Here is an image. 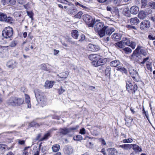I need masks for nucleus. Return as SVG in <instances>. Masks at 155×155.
<instances>
[{"label":"nucleus","instance_id":"nucleus-1","mask_svg":"<svg viewBox=\"0 0 155 155\" xmlns=\"http://www.w3.org/2000/svg\"><path fill=\"white\" fill-rule=\"evenodd\" d=\"M23 99L15 97H10L7 101V104L13 106H19L24 102Z\"/></svg>","mask_w":155,"mask_h":155},{"label":"nucleus","instance_id":"nucleus-2","mask_svg":"<svg viewBox=\"0 0 155 155\" xmlns=\"http://www.w3.org/2000/svg\"><path fill=\"white\" fill-rule=\"evenodd\" d=\"M34 92L38 103L42 104L45 105L46 103V99L44 97L42 93L38 90H36Z\"/></svg>","mask_w":155,"mask_h":155},{"label":"nucleus","instance_id":"nucleus-3","mask_svg":"<svg viewBox=\"0 0 155 155\" xmlns=\"http://www.w3.org/2000/svg\"><path fill=\"white\" fill-rule=\"evenodd\" d=\"M13 28L10 27H5L2 31V35L5 38H11L13 34Z\"/></svg>","mask_w":155,"mask_h":155},{"label":"nucleus","instance_id":"nucleus-4","mask_svg":"<svg viewBox=\"0 0 155 155\" xmlns=\"http://www.w3.org/2000/svg\"><path fill=\"white\" fill-rule=\"evenodd\" d=\"M84 20L85 21L86 24L89 27H93V25L96 20L95 18H93L91 16L87 14H85L83 15Z\"/></svg>","mask_w":155,"mask_h":155},{"label":"nucleus","instance_id":"nucleus-5","mask_svg":"<svg viewBox=\"0 0 155 155\" xmlns=\"http://www.w3.org/2000/svg\"><path fill=\"white\" fill-rule=\"evenodd\" d=\"M126 86L127 88L128 91L131 92L132 93H135L137 89V85L134 82L131 83L130 81H128L126 82Z\"/></svg>","mask_w":155,"mask_h":155},{"label":"nucleus","instance_id":"nucleus-6","mask_svg":"<svg viewBox=\"0 0 155 155\" xmlns=\"http://www.w3.org/2000/svg\"><path fill=\"white\" fill-rule=\"evenodd\" d=\"M0 21L6 23H12L13 21V18L10 16L7 17V15L2 12H0Z\"/></svg>","mask_w":155,"mask_h":155},{"label":"nucleus","instance_id":"nucleus-7","mask_svg":"<svg viewBox=\"0 0 155 155\" xmlns=\"http://www.w3.org/2000/svg\"><path fill=\"white\" fill-rule=\"evenodd\" d=\"M100 20H96L93 25V27L96 32H97L99 30L102 29L104 28V23L102 22H99Z\"/></svg>","mask_w":155,"mask_h":155},{"label":"nucleus","instance_id":"nucleus-8","mask_svg":"<svg viewBox=\"0 0 155 155\" xmlns=\"http://www.w3.org/2000/svg\"><path fill=\"white\" fill-rule=\"evenodd\" d=\"M150 21L148 20H145L140 23V28L142 30H146L150 27Z\"/></svg>","mask_w":155,"mask_h":155},{"label":"nucleus","instance_id":"nucleus-9","mask_svg":"<svg viewBox=\"0 0 155 155\" xmlns=\"http://www.w3.org/2000/svg\"><path fill=\"white\" fill-rule=\"evenodd\" d=\"M149 59V57H147L143 59V61L141 62L140 63V64L142 65L145 63H146V67L147 69L150 70V71H152V63L151 62L148 61Z\"/></svg>","mask_w":155,"mask_h":155},{"label":"nucleus","instance_id":"nucleus-10","mask_svg":"<svg viewBox=\"0 0 155 155\" xmlns=\"http://www.w3.org/2000/svg\"><path fill=\"white\" fill-rule=\"evenodd\" d=\"M130 58V59L132 60L137 61H138L141 58L140 53L139 52L134 51Z\"/></svg>","mask_w":155,"mask_h":155},{"label":"nucleus","instance_id":"nucleus-11","mask_svg":"<svg viewBox=\"0 0 155 155\" xmlns=\"http://www.w3.org/2000/svg\"><path fill=\"white\" fill-rule=\"evenodd\" d=\"M18 63L13 60H9L7 63V66L8 67L13 69L17 66Z\"/></svg>","mask_w":155,"mask_h":155},{"label":"nucleus","instance_id":"nucleus-12","mask_svg":"<svg viewBox=\"0 0 155 155\" xmlns=\"http://www.w3.org/2000/svg\"><path fill=\"white\" fill-rule=\"evenodd\" d=\"M87 48L89 51H97L100 49V47L98 45L91 44L88 45Z\"/></svg>","mask_w":155,"mask_h":155},{"label":"nucleus","instance_id":"nucleus-13","mask_svg":"<svg viewBox=\"0 0 155 155\" xmlns=\"http://www.w3.org/2000/svg\"><path fill=\"white\" fill-rule=\"evenodd\" d=\"M100 56L99 55L96 54H91L89 56V59L92 61L91 62L92 64V62H96L97 60H98Z\"/></svg>","mask_w":155,"mask_h":155},{"label":"nucleus","instance_id":"nucleus-14","mask_svg":"<svg viewBox=\"0 0 155 155\" xmlns=\"http://www.w3.org/2000/svg\"><path fill=\"white\" fill-rule=\"evenodd\" d=\"M105 61L104 60L100 58V57L98 60L96 62H92V65L95 67H97L98 66L102 65L105 63Z\"/></svg>","mask_w":155,"mask_h":155},{"label":"nucleus","instance_id":"nucleus-15","mask_svg":"<svg viewBox=\"0 0 155 155\" xmlns=\"http://www.w3.org/2000/svg\"><path fill=\"white\" fill-rule=\"evenodd\" d=\"M121 37V35L119 34L116 33H114L111 36L112 39L115 41H119Z\"/></svg>","mask_w":155,"mask_h":155},{"label":"nucleus","instance_id":"nucleus-16","mask_svg":"<svg viewBox=\"0 0 155 155\" xmlns=\"http://www.w3.org/2000/svg\"><path fill=\"white\" fill-rule=\"evenodd\" d=\"M139 8L137 6H133L131 7L130 9V13L134 15L137 14L139 12Z\"/></svg>","mask_w":155,"mask_h":155},{"label":"nucleus","instance_id":"nucleus-17","mask_svg":"<svg viewBox=\"0 0 155 155\" xmlns=\"http://www.w3.org/2000/svg\"><path fill=\"white\" fill-rule=\"evenodd\" d=\"M129 72L131 76L133 79L135 78L138 76V74L137 72L133 68H130L129 69Z\"/></svg>","mask_w":155,"mask_h":155},{"label":"nucleus","instance_id":"nucleus-18","mask_svg":"<svg viewBox=\"0 0 155 155\" xmlns=\"http://www.w3.org/2000/svg\"><path fill=\"white\" fill-rule=\"evenodd\" d=\"M107 150L108 152V155H116L118 153L117 150L114 148H109Z\"/></svg>","mask_w":155,"mask_h":155},{"label":"nucleus","instance_id":"nucleus-19","mask_svg":"<svg viewBox=\"0 0 155 155\" xmlns=\"http://www.w3.org/2000/svg\"><path fill=\"white\" fill-rule=\"evenodd\" d=\"M119 147L123 149L124 150H130L132 147L131 144H124L119 146Z\"/></svg>","mask_w":155,"mask_h":155},{"label":"nucleus","instance_id":"nucleus-20","mask_svg":"<svg viewBox=\"0 0 155 155\" xmlns=\"http://www.w3.org/2000/svg\"><path fill=\"white\" fill-rule=\"evenodd\" d=\"M54 84V81H47L45 82V87L46 88H50L52 87Z\"/></svg>","mask_w":155,"mask_h":155},{"label":"nucleus","instance_id":"nucleus-21","mask_svg":"<svg viewBox=\"0 0 155 155\" xmlns=\"http://www.w3.org/2000/svg\"><path fill=\"white\" fill-rule=\"evenodd\" d=\"M147 15V13L143 11H141L139 12L138 16L140 19H143L146 17Z\"/></svg>","mask_w":155,"mask_h":155},{"label":"nucleus","instance_id":"nucleus-22","mask_svg":"<svg viewBox=\"0 0 155 155\" xmlns=\"http://www.w3.org/2000/svg\"><path fill=\"white\" fill-rule=\"evenodd\" d=\"M132 147L133 150L136 152H141L142 151L141 148L138 145L134 144H132Z\"/></svg>","mask_w":155,"mask_h":155},{"label":"nucleus","instance_id":"nucleus-23","mask_svg":"<svg viewBox=\"0 0 155 155\" xmlns=\"http://www.w3.org/2000/svg\"><path fill=\"white\" fill-rule=\"evenodd\" d=\"M107 26H104V28L100 30H99L97 32L98 34L101 37L104 36L105 35L106 29H107Z\"/></svg>","mask_w":155,"mask_h":155},{"label":"nucleus","instance_id":"nucleus-24","mask_svg":"<svg viewBox=\"0 0 155 155\" xmlns=\"http://www.w3.org/2000/svg\"><path fill=\"white\" fill-rule=\"evenodd\" d=\"M130 21L132 25H137L140 22L139 20L137 17L131 18Z\"/></svg>","mask_w":155,"mask_h":155},{"label":"nucleus","instance_id":"nucleus-25","mask_svg":"<svg viewBox=\"0 0 155 155\" xmlns=\"http://www.w3.org/2000/svg\"><path fill=\"white\" fill-rule=\"evenodd\" d=\"M25 101L27 104V107L28 108H31V104H30V98L27 94H25Z\"/></svg>","mask_w":155,"mask_h":155},{"label":"nucleus","instance_id":"nucleus-26","mask_svg":"<svg viewBox=\"0 0 155 155\" xmlns=\"http://www.w3.org/2000/svg\"><path fill=\"white\" fill-rule=\"evenodd\" d=\"M115 31L114 28L112 27L108 28L107 26V29H106V33L107 35H110Z\"/></svg>","mask_w":155,"mask_h":155},{"label":"nucleus","instance_id":"nucleus-27","mask_svg":"<svg viewBox=\"0 0 155 155\" xmlns=\"http://www.w3.org/2000/svg\"><path fill=\"white\" fill-rule=\"evenodd\" d=\"M75 4L77 6L80 7H81L83 9H85L86 11H88L89 10V9L88 7L82 4L81 2H75Z\"/></svg>","mask_w":155,"mask_h":155},{"label":"nucleus","instance_id":"nucleus-28","mask_svg":"<svg viewBox=\"0 0 155 155\" xmlns=\"http://www.w3.org/2000/svg\"><path fill=\"white\" fill-rule=\"evenodd\" d=\"M71 35L74 38L77 39L79 35L78 31L76 30H73L71 33Z\"/></svg>","mask_w":155,"mask_h":155},{"label":"nucleus","instance_id":"nucleus-29","mask_svg":"<svg viewBox=\"0 0 155 155\" xmlns=\"http://www.w3.org/2000/svg\"><path fill=\"white\" fill-rule=\"evenodd\" d=\"M59 133L61 135H64L68 133V129L66 128H61L59 130Z\"/></svg>","mask_w":155,"mask_h":155},{"label":"nucleus","instance_id":"nucleus-30","mask_svg":"<svg viewBox=\"0 0 155 155\" xmlns=\"http://www.w3.org/2000/svg\"><path fill=\"white\" fill-rule=\"evenodd\" d=\"M122 41L123 42V43L125 46L126 45H129L130 43V41L129 39L126 38H123V39Z\"/></svg>","mask_w":155,"mask_h":155},{"label":"nucleus","instance_id":"nucleus-31","mask_svg":"<svg viewBox=\"0 0 155 155\" xmlns=\"http://www.w3.org/2000/svg\"><path fill=\"white\" fill-rule=\"evenodd\" d=\"M120 64V62L118 60H114L110 62V65L113 67H116L119 65Z\"/></svg>","mask_w":155,"mask_h":155},{"label":"nucleus","instance_id":"nucleus-32","mask_svg":"<svg viewBox=\"0 0 155 155\" xmlns=\"http://www.w3.org/2000/svg\"><path fill=\"white\" fill-rule=\"evenodd\" d=\"M51 134L50 132H48L47 133L45 134L44 137L40 139V141L46 140L50 137Z\"/></svg>","mask_w":155,"mask_h":155},{"label":"nucleus","instance_id":"nucleus-33","mask_svg":"<svg viewBox=\"0 0 155 155\" xmlns=\"http://www.w3.org/2000/svg\"><path fill=\"white\" fill-rule=\"evenodd\" d=\"M60 148V146L58 144H55L52 147V149L53 152H56L59 151Z\"/></svg>","mask_w":155,"mask_h":155},{"label":"nucleus","instance_id":"nucleus-34","mask_svg":"<svg viewBox=\"0 0 155 155\" xmlns=\"http://www.w3.org/2000/svg\"><path fill=\"white\" fill-rule=\"evenodd\" d=\"M122 41H119L116 43L115 44V45L116 47H119L120 48H123L125 47Z\"/></svg>","mask_w":155,"mask_h":155},{"label":"nucleus","instance_id":"nucleus-35","mask_svg":"<svg viewBox=\"0 0 155 155\" xmlns=\"http://www.w3.org/2000/svg\"><path fill=\"white\" fill-rule=\"evenodd\" d=\"M70 13L72 15H74L77 12V9L74 7H71L69 9Z\"/></svg>","mask_w":155,"mask_h":155},{"label":"nucleus","instance_id":"nucleus-36","mask_svg":"<svg viewBox=\"0 0 155 155\" xmlns=\"http://www.w3.org/2000/svg\"><path fill=\"white\" fill-rule=\"evenodd\" d=\"M86 146L89 148H92L94 147V143H93L89 141H87L86 144Z\"/></svg>","mask_w":155,"mask_h":155},{"label":"nucleus","instance_id":"nucleus-37","mask_svg":"<svg viewBox=\"0 0 155 155\" xmlns=\"http://www.w3.org/2000/svg\"><path fill=\"white\" fill-rule=\"evenodd\" d=\"M8 46H3L0 45V53L3 54L4 52H5L7 51V48Z\"/></svg>","mask_w":155,"mask_h":155},{"label":"nucleus","instance_id":"nucleus-38","mask_svg":"<svg viewBox=\"0 0 155 155\" xmlns=\"http://www.w3.org/2000/svg\"><path fill=\"white\" fill-rule=\"evenodd\" d=\"M111 68L109 66L107 67L105 71V74L106 76H110Z\"/></svg>","mask_w":155,"mask_h":155},{"label":"nucleus","instance_id":"nucleus-39","mask_svg":"<svg viewBox=\"0 0 155 155\" xmlns=\"http://www.w3.org/2000/svg\"><path fill=\"white\" fill-rule=\"evenodd\" d=\"M40 67L41 69L42 70L46 71H48V69L46 65L45 64H41L40 65Z\"/></svg>","mask_w":155,"mask_h":155},{"label":"nucleus","instance_id":"nucleus-40","mask_svg":"<svg viewBox=\"0 0 155 155\" xmlns=\"http://www.w3.org/2000/svg\"><path fill=\"white\" fill-rule=\"evenodd\" d=\"M73 139L76 141H79L82 139V137L81 135H77L76 137H73Z\"/></svg>","mask_w":155,"mask_h":155},{"label":"nucleus","instance_id":"nucleus-41","mask_svg":"<svg viewBox=\"0 0 155 155\" xmlns=\"http://www.w3.org/2000/svg\"><path fill=\"white\" fill-rule=\"evenodd\" d=\"M123 50L127 54L130 53L132 52L131 49L129 47L125 48L123 49Z\"/></svg>","mask_w":155,"mask_h":155},{"label":"nucleus","instance_id":"nucleus-42","mask_svg":"<svg viewBox=\"0 0 155 155\" xmlns=\"http://www.w3.org/2000/svg\"><path fill=\"white\" fill-rule=\"evenodd\" d=\"M140 54H143V56H145L148 54V52L145 50L144 49H141L139 52Z\"/></svg>","mask_w":155,"mask_h":155},{"label":"nucleus","instance_id":"nucleus-43","mask_svg":"<svg viewBox=\"0 0 155 155\" xmlns=\"http://www.w3.org/2000/svg\"><path fill=\"white\" fill-rule=\"evenodd\" d=\"M133 139L131 138H129L127 139H124L123 140V143H131L133 141Z\"/></svg>","mask_w":155,"mask_h":155},{"label":"nucleus","instance_id":"nucleus-44","mask_svg":"<svg viewBox=\"0 0 155 155\" xmlns=\"http://www.w3.org/2000/svg\"><path fill=\"white\" fill-rule=\"evenodd\" d=\"M22 12H14L13 15L15 17H20L21 16V14Z\"/></svg>","mask_w":155,"mask_h":155},{"label":"nucleus","instance_id":"nucleus-45","mask_svg":"<svg viewBox=\"0 0 155 155\" xmlns=\"http://www.w3.org/2000/svg\"><path fill=\"white\" fill-rule=\"evenodd\" d=\"M150 7L152 9H155V2H150L148 3Z\"/></svg>","mask_w":155,"mask_h":155},{"label":"nucleus","instance_id":"nucleus-46","mask_svg":"<svg viewBox=\"0 0 155 155\" xmlns=\"http://www.w3.org/2000/svg\"><path fill=\"white\" fill-rule=\"evenodd\" d=\"M133 25H127L126 26V27L128 29H136V28L135 26H133Z\"/></svg>","mask_w":155,"mask_h":155},{"label":"nucleus","instance_id":"nucleus-47","mask_svg":"<svg viewBox=\"0 0 155 155\" xmlns=\"http://www.w3.org/2000/svg\"><path fill=\"white\" fill-rule=\"evenodd\" d=\"M7 147V146L6 145L0 144V149L2 151V152H4L5 151V150Z\"/></svg>","mask_w":155,"mask_h":155},{"label":"nucleus","instance_id":"nucleus-48","mask_svg":"<svg viewBox=\"0 0 155 155\" xmlns=\"http://www.w3.org/2000/svg\"><path fill=\"white\" fill-rule=\"evenodd\" d=\"M82 14V12H79L76 15H74V17L76 18H80L81 17Z\"/></svg>","mask_w":155,"mask_h":155},{"label":"nucleus","instance_id":"nucleus-49","mask_svg":"<svg viewBox=\"0 0 155 155\" xmlns=\"http://www.w3.org/2000/svg\"><path fill=\"white\" fill-rule=\"evenodd\" d=\"M7 1L11 5H14L16 3L15 0H7Z\"/></svg>","mask_w":155,"mask_h":155},{"label":"nucleus","instance_id":"nucleus-50","mask_svg":"<svg viewBox=\"0 0 155 155\" xmlns=\"http://www.w3.org/2000/svg\"><path fill=\"white\" fill-rule=\"evenodd\" d=\"M128 45L130 46V47H131L132 48V49H134L135 48L136 44L135 42H131V44H130Z\"/></svg>","mask_w":155,"mask_h":155},{"label":"nucleus","instance_id":"nucleus-51","mask_svg":"<svg viewBox=\"0 0 155 155\" xmlns=\"http://www.w3.org/2000/svg\"><path fill=\"white\" fill-rule=\"evenodd\" d=\"M147 0H141V4L142 7H144L147 5Z\"/></svg>","mask_w":155,"mask_h":155},{"label":"nucleus","instance_id":"nucleus-52","mask_svg":"<svg viewBox=\"0 0 155 155\" xmlns=\"http://www.w3.org/2000/svg\"><path fill=\"white\" fill-rule=\"evenodd\" d=\"M118 70L120 71H123L125 73H127L126 69L123 67H121L120 68H119Z\"/></svg>","mask_w":155,"mask_h":155},{"label":"nucleus","instance_id":"nucleus-53","mask_svg":"<svg viewBox=\"0 0 155 155\" xmlns=\"http://www.w3.org/2000/svg\"><path fill=\"white\" fill-rule=\"evenodd\" d=\"M65 91V89L61 87V88L58 89V92L59 94H61L63 93Z\"/></svg>","mask_w":155,"mask_h":155},{"label":"nucleus","instance_id":"nucleus-54","mask_svg":"<svg viewBox=\"0 0 155 155\" xmlns=\"http://www.w3.org/2000/svg\"><path fill=\"white\" fill-rule=\"evenodd\" d=\"M30 126L31 127H35L37 126H38V124L36 123L35 122H31L30 124Z\"/></svg>","mask_w":155,"mask_h":155},{"label":"nucleus","instance_id":"nucleus-55","mask_svg":"<svg viewBox=\"0 0 155 155\" xmlns=\"http://www.w3.org/2000/svg\"><path fill=\"white\" fill-rule=\"evenodd\" d=\"M79 133L81 134H84L86 133V130L84 128H82L80 130Z\"/></svg>","mask_w":155,"mask_h":155},{"label":"nucleus","instance_id":"nucleus-56","mask_svg":"<svg viewBox=\"0 0 155 155\" xmlns=\"http://www.w3.org/2000/svg\"><path fill=\"white\" fill-rule=\"evenodd\" d=\"M16 44L17 43L16 41H13L10 44V46L12 47H13L16 46Z\"/></svg>","mask_w":155,"mask_h":155},{"label":"nucleus","instance_id":"nucleus-57","mask_svg":"<svg viewBox=\"0 0 155 155\" xmlns=\"http://www.w3.org/2000/svg\"><path fill=\"white\" fill-rule=\"evenodd\" d=\"M85 39V36L83 34H82L80 36V39L79 40V41H84Z\"/></svg>","mask_w":155,"mask_h":155},{"label":"nucleus","instance_id":"nucleus-58","mask_svg":"<svg viewBox=\"0 0 155 155\" xmlns=\"http://www.w3.org/2000/svg\"><path fill=\"white\" fill-rule=\"evenodd\" d=\"M18 144L20 145H23L25 144V141L24 140H21L20 139H18Z\"/></svg>","mask_w":155,"mask_h":155},{"label":"nucleus","instance_id":"nucleus-59","mask_svg":"<svg viewBox=\"0 0 155 155\" xmlns=\"http://www.w3.org/2000/svg\"><path fill=\"white\" fill-rule=\"evenodd\" d=\"M73 152V149L71 147H68V154H71Z\"/></svg>","mask_w":155,"mask_h":155},{"label":"nucleus","instance_id":"nucleus-60","mask_svg":"<svg viewBox=\"0 0 155 155\" xmlns=\"http://www.w3.org/2000/svg\"><path fill=\"white\" fill-rule=\"evenodd\" d=\"M52 118L54 119H60V117L57 115H53L52 116Z\"/></svg>","mask_w":155,"mask_h":155},{"label":"nucleus","instance_id":"nucleus-61","mask_svg":"<svg viewBox=\"0 0 155 155\" xmlns=\"http://www.w3.org/2000/svg\"><path fill=\"white\" fill-rule=\"evenodd\" d=\"M148 37L149 39L150 40H153L155 39V36H153L150 35H149Z\"/></svg>","mask_w":155,"mask_h":155},{"label":"nucleus","instance_id":"nucleus-62","mask_svg":"<svg viewBox=\"0 0 155 155\" xmlns=\"http://www.w3.org/2000/svg\"><path fill=\"white\" fill-rule=\"evenodd\" d=\"M18 2L19 4L21 5H23L25 3L24 0H18Z\"/></svg>","mask_w":155,"mask_h":155},{"label":"nucleus","instance_id":"nucleus-63","mask_svg":"<svg viewBox=\"0 0 155 155\" xmlns=\"http://www.w3.org/2000/svg\"><path fill=\"white\" fill-rule=\"evenodd\" d=\"M27 14L32 19L33 18V15L31 12H27Z\"/></svg>","mask_w":155,"mask_h":155},{"label":"nucleus","instance_id":"nucleus-64","mask_svg":"<svg viewBox=\"0 0 155 155\" xmlns=\"http://www.w3.org/2000/svg\"><path fill=\"white\" fill-rule=\"evenodd\" d=\"M141 47L140 46H138L137 48L134 51H136V52H140V50L141 49Z\"/></svg>","mask_w":155,"mask_h":155}]
</instances>
